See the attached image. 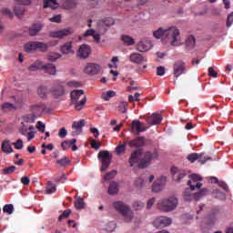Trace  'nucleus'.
<instances>
[{"label":"nucleus","instance_id":"5701e85b","mask_svg":"<svg viewBox=\"0 0 233 233\" xmlns=\"http://www.w3.org/2000/svg\"><path fill=\"white\" fill-rule=\"evenodd\" d=\"M42 70H44L45 74H48L49 76H56L57 73V69L54 64H44L42 66Z\"/></svg>","mask_w":233,"mask_h":233},{"label":"nucleus","instance_id":"79ce46f5","mask_svg":"<svg viewBox=\"0 0 233 233\" xmlns=\"http://www.w3.org/2000/svg\"><path fill=\"white\" fill-rule=\"evenodd\" d=\"M13 99L15 100V105H17V106L21 107L25 105V103H26V101L25 100V97H23V96H13Z\"/></svg>","mask_w":233,"mask_h":233},{"label":"nucleus","instance_id":"412c9836","mask_svg":"<svg viewBox=\"0 0 233 233\" xmlns=\"http://www.w3.org/2000/svg\"><path fill=\"white\" fill-rule=\"evenodd\" d=\"M141 149H137L131 153V156L128 160L130 167H134L135 165H137V163H139V157H141Z\"/></svg>","mask_w":233,"mask_h":233},{"label":"nucleus","instance_id":"2f4dec72","mask_svg":"<svg viewBox=\"0 0 233 233\" xmlns=\"http://www.w3.org/2000/svg\"><path fill=\"white\" fill-rule=\"evenodd\" d=\"M37 94L39 97L45 98L48 94H50V89L45 86H40L37 89Z\"/></svg>","mask_w":233,"mask_h":233},{"label":"nucleus","instance_id":"6e6d98bb","mask_svg":"<svg viewBox=\"0 0 233 233\" xmlns=\"http://www.w3.org/2000/svg\"><path fill=\"white\" fill-rule=\"evenodd\" d=\"M12 108H14L15 110L17 109V107L15 106V105L10 103V102H6L4 103L2 105V110H12Z\"/></svg>","mask_w":233,"mask_h":233},{"label":"nucleus","instance_id":"4d7b16f0","mask_svg":"<svg viewBox=\"0 0 233 233\" xmlns=\"http://www.w3.org/2000/svg\"><path fill=\"white\" fill-rule=\"evenodd\" d=\"M56 163L60 167H66L70 163V160L66 157H63L61 159L56 160Z\"/></svg>","mask_w":233,"mask_h":233},{"label":"nucleus","instance_id":"69168bd1","mask_svg":"<svg viewBox=\"0 0 233 233\" xmlns=\"http://www.w3.org/2000/svg\"><path fill=\"white\" fill-rule=\"evenodd\" d=\"M128 106V104L127 102L121 103L118 106H117V110L118 112H121V114H127V106Z\"/></svg>","mask_w":233,"mask_h":233},{"label":"nucleus","instance_id":"b1692460","mask_svg":"<svg viewBox=\"0 0 233 233\" xmlns=\"http://www.w3.org/2000/svg\"><path fill=\"white\" fill-rule=\"evenodd\" d=\"M97 25L98 26H102L103 28H108V26L116 25V21L114 20V18L106 17L102 20H99Z\"/></svg>","mask_w":233,"mask_h":233},{"label":"nucleus","instance_id":"2eb2a0df","mask_svg":"<svg viewBox=\"0 0 233 233\" xmlns=\"http://www.w3.org/2000/svg\"><path fill=\"white\" fill-rule=\"evenodd\" d=\"M129 61L135 65H143V63H147V58L139 53H133L129 56Z\"/></svg>","mask_w":233,"mask_h":233},{"label":"nucleus","instance_id":"09e8293b","mask_svg":"<svg viewBox=\"0 0 233 233\" xmlns=\"http://www.w3.org/2000/svg\"><path fill=\"white\" fill-rule=\"evenodd\" d=\"M28 130H30V131L34 130V126H29V127H28L23 125V127H20L19 132L22 136H28V133H29Z\"/></svg>","mask_w":233,"mask_h":233},{"label":"nucleus","instance_id":"13d9d810","mask_svg":"<svg viewBox=\"0 0 233 233\" xmlns=\"http://www.w3.org/2000/svg\"><path fill=\"white\" fill-rule=\"evenodd\" d=\"M59 58H61V55H59L58 53H51L47 56L48 61L51 62L57 61V59Z\"/></svg>","mask_w":233,"mask_h":233},{"label":"nucleus","instance_id":"aec40b11","mask_svg":"<svg viewBox=\"0 0 233 233\" xmlns=\"http://www.w3.org/2000/svg\"><path fill=\"white\" fill-rule=\"evenodd\" d=\"M30 110L35 116H41L46 110V106L43 103H38L31 106Z\"/></svg>","mask_w":233,"mask_h":233},{"label":"nucleus","instance_id":"a19ab883","mask_svg":"<svg viewBox=\"0 0 233 233\" xmlns=\"http://www.w3.org/2000/svg\"><path fill=\"white\" fill-rule=\"evenodd\" d=\"M60 50L62 54H70V52H72V42L64 44Z\"/></svg>","mask_w":233,"mask_h":233},{"label":"nucleus","instance_id":"1a4fd4ad","mask_svg":"<svg viewBox=\"0 0 233 233\" xmlns=\"http://www.w3.org/2000/svg\"><path fill=\"white\" fill-rule=\"evenodd\" d=\"M147 130H148V127H145L141 121L135 119L131 122L130 131L134 136H139L141 132H147Z\"/></svg>","mask_w":233,"mask_h":233},{"label":"nucleus","instance_id":"4be33fe9","mask_svg":"<svg viewBox=\"0 0 233 233\" xmlns=\"http://www.w3.org/2000/svg\"><path fill=\"white\" fill-rule=\"evenodd\" d=\"M43 28H45L44 24H41V23L33 24L29 27V35H31V37H34V35H37V34H39V32H41Z\"/></svg>","mask_w":233,"mask_h":233},{"label":"nucleus","instance_id":"f3484780","mask_svg":"<svg viewBox=\"0 0 233 233\" xmlns=\"http://www.w3.org/2000/svg\"><path fill=\"white\" fill-rule=\"evenodd\" d=\"M171 174L173 176L174 181L179 182L185 176H187V173H185L184 170H179V168L173 167H171Z\"/></svg>","mask_w":233,"mask_h":233},{"label":"nucleus","instance_id":"f257e3e1","mask_svg":"<svg viewBox=\"0 0 233 233\" xmlns=\"http://www.w3.org/2000/svg\"><path fill=\"white\" fill-rule=\"evenodd\" d=\"M167 44L171 45V46H179L181 45V36L177 27L170 26L165 29L164 45Z\"/></svg>","mask_w":233,"mask_h":233},{"label":"nucleus","instance_id":"6ab92c4d","mask_svg":"<svg viewBox=\"0 0 233 233\" xmlns=\"http://www.w3.org/2000/svg\"><path fill=\"white\" fill-rule=\"evenodd\" d=\"M161 121H163V116L160 114L153 113L150 116L147 118V125H160Z\"/></svg>","mask_w":233,"mask_h":233},{"label":"nucleus","instance_id":"9b49d317","mask_svg":"<svg viewBox=\"0 0 233 233\" xmlns=\"http://www.w3.org/2000/svg\"><path fill=\"white\" fill-rule=\"evenodd\" d=\"M153 225L156 228H165V227L172 225V218L168 217H160L153 221Z\"/></svg>","mask_w":233,"mask_h":233},{"label":"nucleus","instance_id":"bf43d9fd","mask_svg":"<svg viewBox=\"0 0 233 233\" xmlns=\"http://www.w3.org/2000/svg\"><path fill=\"white\" fill-rule=\"evenodd\" d=\"M116 175H117L116 171L108 172L104 177V179H105V181H110L111 179H114V177H116Z\"/></svg>","mask_w":233,"mask_h":233},{"label":"nucleus","instance_id":"864d4df0","mask_svg":"<svg viewBox=\"0 0 233 233\" xmlns=\"http://www.w3.org/2000/svg\"><path fill=\"white\" fill-rule=\"evenodd\" d=\"M25 123H35V114L25 115L24 116Z\"/></svg>","mask_w":233,"mask_h":233},{"label":"nucleus","instance_id":"680f3d73","mask_svg":"<svg viewBox=\"0 0 233 233\" xmlns=\"http://www.w3.org/2000/svg\"><path fill=\"white\" fill-rule=\"evenodd\" d=\"M70 214H72V210L70 209H66L58 218V221H63V219H66V218H68V216H70Z\"/></svg>","mask_w":233,"mask_h":233},{"label":"nucleus","instance_id":"a211bd4d","mask_svg":"<svg viewBox=\"0 0 233 233\" xmlns=\"http://www.w3.org/2000/svg\"><path fill=\"white\" fill-rule=\"evenodd\" d=\"M83 127H85V119L73 122L72 128L75 131L72 132V136H79L83 132Z\"/></svg>","mask_w":233,"mask_h":233},{"label":"nucleus","instance_id":"a18cd8bd","mask_svg":"<svg viewBox=\"0 0 233 233\" xmlns=\"http://www.w3.org/2000/svg\"><path fill=\"white\" fill-rule=\"evenodd\" d=\"M15 170H17V167L15 166H11V167L4 168L2 170V174H4V176H9L10 174H14V172H15Z\"/></svg>","mask_w":233,"mask_h":233},{"label":"nucleus","instance_id":"0e129e2a","mask_svg":"<svg viewBox=\"0 0 233 233\" xmlns=\"http://www.w3.org/2000/svg\"><path fill=\"white\" fill-rule=\"evenodd\" d=\"M13 145L15 146V148L16 150H21L23 147H25V145L23 144V139L21 138H18L15 142L13 143Z\"/></svg>","mask_w":233,"mask_h":233},{"label":"nucleus","instance_id":"052dcab7","mask_svg":"<svg viewBox=\"0 0 233 233\" xmlns=\"http://www.w3.org/2000/svg\"><path fill=\"white\" fill-rule=\"evenodd\" d=\"M127 150V144H121L116 147V152L119 156Z\"/></svg>","mask_w":233,"mask_h":233},{"label":"nucleus","instance_id":"f704fd0d","mask_svg":"<svg viewBox=\"0 0 233 233\" xmlns=\"http://www.w3.org/2000/svg\"><path fill=\"white\" fill-rule=\"evenodd\" d=\"M121 40L123 41L124 45H126L127 46H132V45L136 43V41L132 36H129L127 35H123L121 36Z\"/></svg>","mask_w":233,"mask_h":233},{"label":"nucleus","instance_id":"a878e982","mask_svg":"<svg viewBox=\"0 0 233 233\" xmlns=\"http://www.w3.org/2000/svg\"><path fill=\"white\" fill-rule=\"evenodd\" d=\"M145 145V137H138L129 142V147H139Z\"/></svg>","mask_w":233,"mask_h":233},{"label":"nucleus","instance_id":"603ef678","mask_svg":"<svg viewBox=\"0 0 233 233\" xmlns=\"http://www.w3.org/2000/svg\"><path fill=\"white\" fill-rule=\"evenodd\" d=\"M163 187L162 184H159V181H155L153 183V186H152V190L153 192H161V190H163Z\"/></svg>","mask_w":233,"mask_h":233},{"label":"nucleus","instance_id":"c756f323","mask_svg":"<svg viewBox=\"0 0 233 233\" xmlns=\"http://www.w3.org/2000/svg\"><path fill=\"white\" fill-rule=\"evenodd\" d=\"M186 46L187 48H188L189 50H192V48H194V46H196V37L192 35H189L187 38H186Z\"/></svg>","mask_w":233,"mask_h":233},{"label":"nucleus","instance_id":"473e14b6","mask_svg":"<svg viewBox=\"0 0 233 233\" xmlns=\"http://www.w3.org/2000/svg\"><path fill=\"white\" fill-rule=\"evenodd\" d=\"M119 192V186L116 182H112L108 187V195L116 196Z\"/></svg>","mask_w":233,"mask_h":233},{"label":"nucleus","instance_id":"7c9ffc66","mask_svg":"<svg viewBox=\"0 0 233 233\" xmlns=\"http://www.w3.org/2000/svg\"><path fill=\"white\" fill-rule=\"evenodd\" d=\"M2 151L5 152V154H12V152H14V149L10 145V140H5L2 143Z\"/></svg>","mask_w":233,"mask_h":233},{"label":"nucleus","instance_id":"f8f14e48","mask_svg":"<svg viewBox=\"0 0 233 233\" xmlns=\"http://www.w3.org/2000/svg\"><path fill=\"white\" fill-rule=\"evenodd\" d=\"M55 85H56V86L52 88L51 94L57 99L61 97V96H65V86H63V82L59 80H56Z\"/></svg>","mask_w":233,"mask_h":233},{"label":"nucleus","instance_id":"72a5a7b5","mask_svg":"<svg viewBox=\"0 0 233 233\" xmlns=\"http://www.w3.org/2000/svg\"><path fill=\"white\" fill-rule=\"evenodd\" d=\"M29 72H35V70H43V62L36 60L28 67Z\"/></svg>","mask_w":233,"mask_h":233},{"label":"nucleus","instance_id":"ea45409f","mask_svg":"<svg viewBox=\"0 0 233 233\" xmlns=\"http://www.w3.org/2000/svg\"><path fill=\"white\" fill-rule=\"evenodd\" d=\"M39 52H47L48 50V44L44 42L36 41V51Z\"/></svg>","mask_w":233,"mask_h":233},{"label":"nucleus","instance_id":"7ed1b4c3","mask_svg":"<svg viewBox=\"0 0 233 233\" xmlns=\"http://www.w3.org/2000/svg\"><path fill=\"white\" fill-rule=\"evenodd\" d=\"M71 102L75 105L76 110H83L85 105L86 104V96H85V91L74 90L71 92Z\"/></svg>","mask_w":233,"mask_h":233},{"label":"nucleus","instance_id":"f03ea898","mask_svg":"<svg viewBox=\"0 0 233 233\" xmlns=\"http://www.w3.org/2000/svg\"><path fill=\"white\" fill-rule=\"evenodd\" d=\"M177 205H179V200L176 197H169L158 201V208L162 212H172L177 208Z\"/></svg>","mask_w":233,"mask_h":233},{"label":"nucleus","instance_id":"37998d69","mask_svg":"<svg viewBox=\"0 0 233 233\" xmlns=\"http://www.w3.org/2000/svg\"><path fill=\"white\" fill-rule=\"evenodd\" d=\"M0 14H2V15H5V17H9V19H14V13H12V11L6 7H3L0 10Z\"/></svg>","mask_w":233,"mask_h":233},{"label":"nucleus","instance_id":"bb28decb","mask_svg":"<svg viewBox=\"0 0 233 233\" xmlns=\"http://www.w3.org/2000/svg\"><path fill=\"white\" fill-rule=\"evenodd\" d=\"M44 8L56 10V8H59V3H57V0H44Z\"/></svg>","mask_w":233,"mask_h":233},{"label":"nucleus","instance_id":"e2e57ef3","mask_svg":"<svg viewBox=\"0 0 233 233\" xmlns=\"http://www.w3.org/2000/svg\"><path fill=\"white\" fill-rule=\"evenodd\" d=\"M75 207H76V208H77V210H81V208H85V200H83V198H78L75 202Z\"/></svg>","mask_w":233,"mask_h":233},{"label":"nucleus","instance_id":"c9c22d12","mask_svg":"<svg viewBox=\"0 0 233 233\" xmlns=\"http://www.w3.org/2000/svg\"><path fill=\"white\" fill-rule=\"evenodd\" d=\"M76 143H77V139L76 138H72L71 140H65L61 143V147L63 150H67V148H70L72 145H75Z\"/></svg>","mask_w":233,"mask_h":233},{"label":"nucleus","instance_id":"c03bdc74","mask_svg":"<svg viewBox=\"0 0 233 233\" xmlns=\"http://www.w3.org/2000/svg\"><path fill=\"white\" fill-rule=\"evenodd\" d=\"M117 227V224L114 221L108 222L105 227L106 232H114L116 230V228Z\"/></svg>","mask_w":233,"mask_h":233},{"label":"nucleus","instance_id":"4c0bfd02","mask_svg":"<svg viewBox=\"0 0 233 233\" xmlns=\"http://www.w3.org/2000/svg\"><path fill=\"white\" fill-rule=\"evenodd\" d=\"M203 178L198 174L191 175V181L197 185L198 188H201V187H203V184L199 182Z\"/></svg>","mask_w":233,"mask_h":233},{"label":"nucleus","instance_id":"8fccbe9b","mask_svg":"<svg viewBox=\"0 0 233 233\" xmlns=\"http://www.w3.org/2000/svg\"><path fill=\"white\" fill-rule=\"evenodd\" d=\"M56 190H57V188L56 187L54 183H52V182L47 183V186L46 188V194H54V192H56Z\"/></svg>","mask_w":233,"mask_h":233},{"label":"nucleus","instance_id":"0eeeda50","mask_svg":"<svg viewBox=\"0 0 233 233\" xmlns=\"http://www.w3.org/2000/svg\"><path fill=\"white\" fill-rule=\"evenodd\" d=\"M208 194V189L203 188L198 193H192L190 190H186L184 192V200L185 201H192L195 199V201H199L200 198H203V196H207Z\"/></svg>","mask_w":233,"mask_h":233},{"label":"nucleus","instance_id":"ddd939ff","mask_svg":"<svg viewBox=\"0 0 233 233\" xmlns=\"http://www.w3.org/2000/svg\"><path fill=\"white\" fill-rule=\"evenodd\" d=\"M90 54H92V48H90V46L83 44L79 46L77 56L80 59H88Z\"/></svg>","mask_w":233,"mask_h":233},{"label":"nucleus","instance_id":"de8ad7c7","mask_svg":"<svg viewBox=\"0 0 233 233\" xmlns=\"http://www.w3.org/2000/svg\"><path fill=\"white\" fill-rule=\"evenodd\" d=\"M15 15H16L18 17H22V15L25 14V6L23 5H16L14 8Z\"/></svg>","mask_w":233,"mask_h":233},{"label":"nucleus","instance_id":"393cba45","mask_svg":"<svg viewBox=\"0 0 233 233\" xmlns=\"http://www.w3.org/2000/svg\"><path fill=\"white\" fill-rule=\"evenodd\" d=\"M77 5V0H64L62 2V7H64L65 10H72L76 8Z\"/></svg>","mask_w":233,"mask_h":233},{"label":"nucleus","instance_id":"4468645a","mask_svg":"<svg viewBox=\"0 0 233 233\" xmlns=\"http://www.w3.org/2000/svg\"><path fill=\"white\" fill-rule=\"evenodd\" d=\"M98 72H101V66L96 63H89L85 67V73L88 76H96Z\"/></svg>","mask_w":233,"mask_h":233},{"label":"nucleus","instance_id":"6e6552de","mask_svg":"<svg viewBox=\"0 0 233 233\" xmlns=\"http://www.w3.org/2000/svg\"><path fill=\"white\" fill-rule=\"evenodd\" d=\"M187 72V65L185 62L181 60H177L173 65V74L174 77H179L180 76H183V74H186Z\"/></svg>","mask_w":233,"mask_h":233},{"label":"nucleus","instance_id":"e433bc0d","mask_svg":"<svg viewBox=\"0 0 233 233\" xmlns=\"http://www.w3.org/2000/svg\"><path fill=\"white\" fill-rule=\"evenodd\" d=\"M153 35L154 37H156V39H161L162 37V41L163 43H165V29H163L162 27L153 32Z\"/></svg>","mask_w":233,"mask_h":233},{"label":"nucleus","instance_id":"dca6fc26","mask_svg":"<svg viewBox=\"0 0 233 233\" xmlns=\"http://www.w3.org/2000/svg\"><path fill=\"white\" fill-rule=\"evenodd\" d=\"M152 48V42L147 39H143L140 42H138L137 46V50L138 52H148Z\"/></svg>","mask_w":233,"mask_h":233},{"label":"nucleus","instance_id":"58836bf2","mask_svg":"<svg viewBox=\"0 0 233 233\" xmlns=\"http://www.w3.org/2000/svg\"><path fill=\"white\" fill-rule=\"evenodd\" d=\"M199 157H201L199 153H191L187 155V159L189 161V163H196V161H199Z\"/></svg>","mask_w":233,"mask_h":233},{"label":"nucleus","instance_id":"c85d7f7f","mask_svg":"<svg viewBox=\"0 0 233 233\" xmlns=\"http://www.w3.org/2000/svg\"><path fill=\"white\" fill-rule=\"evenodd\" d=\"M25 52L27 54H32V52H36V41H31L24 46Z\"/></svg>","mask_w":233,"mask_h":233},{"label":"nucleus","instance_id":"774afa93","mask_svg":"<svg viewBox=\"0 0 233 233\" xmlns=\"http://www.w3.org/2000/svg\"><path fill=\"white\" fill-rule=\"evenodd\" d=\"M143 207H145V203H143L141 201H136L133 204L134 210H141V208H143Z\"/></svg>","mask_w":233,"mask_h":233},{"label":"nucleus","instance_id":"20e7f679","mask_svg":"<svg viewBox=\"0 0 233 233\" xmlns=\"http://www.w3.org/2000/svg\"><path fill=\"white\" fill-rule=\"evenodd\" d=\"M114 208L116 212H119L127 223H130L132 219H134V213L130 212V207L125 205V203L121 201H116L113 203Z\"/></svg>","mask_w":233,"mask_h":233},{"label":"nucleus","instance_id":"9d476101","mask_svg":"<svg viewBox=\"0 0 233 233\" xmlns=\"http://www.w3.org/2000/svg\"><path fill=\"white\" fill-rule=\"evenodd\" d=\"M74 34V29L72 27H67L58 31H53L50 33V37H55L56 39H63L67 35H72Z\"/></svg>","mask_w":233,"mask_h":233},{"label":"nucleus","instance_id":"cd10ccee","mask_svg":"<svg viewBox=\"0 0 233 233\" xmlns=\"http://www.w3.org/2000/svg\"><path fill=\"white\" fill-rule=\"evenodd\" d=\"M218 211L216 209H213L211 214H208L207 216L208 225V227H214V223H216V218H218Z\"/></svg>","mask_w":233,"mask_h":233},{"label":"nucleus","instance_id":"338daca9","mask_svg":"<svg viewBox=\"0 0 233 233\" xmlns=\"http://www.w3.org/2000/svg\"><path fill=\"white\" fill-rule=\"evenodd\" d=\"M63 16L61 15H55L53 17L49 18L50 23H61Z\"/></svg>","mask_w":233,"mask_h":233},{"label":"nucleus","instance_id":"49530a36","mask_svg":"<svg viewBox=\"0 0 233 233\" xmlns=\"http://www.w3.org/2000/svg\"><path fill=\"white\" fill-rule=\"evenodd\" d=\"M198 163H201V165H205V163H207V161H210V159H212V157L207 156L205 153H198Z\"/></svg>","mask_w":233,"mask_h":233},{"label":"nucleus","instance_id":"3c124183","mask_svg":"<svg viewBox=\"0 0 233 233\" xmlns=\"http://www.w3.org/2000/svg\"><path fill=\"white\" fill-rule=\"evenodd\" d=\"M114 96H116V92L107 91L102 94V98L104 99V101H109L110 97H114Z\"/></svg>","mask_w":233,"mask_h":233},{"label":"nucleus","instance_id":"5fc2aeb1","mask_svg":"<svg viewBox=\"0 0 233 233\" xmlns=\"http://www.w3.org/2000/svg\"><path fill=\"white\" fill-rule=\"evenodd\" d=\"M3 211L5 213V214H14V205L12 204H7L5 206H4L3 208Z\"/></svg>","mask_w":233,"mask_h":233},{"label":"nucleus","instance_id":"39448f33","mask_svg":"<svg viewBox=\"0 0 233 233\" xmlns=\"http://www.w3.org/2000/svg\"><path fill=\"white\" fill-rule=\"evenodd\" d=\"M159 157V154L157 153V150L151 151H146L144 154V157L140 159V162L138 163V168H147L148 165L152 163L153 159H157Z\"/></svg>","mask_w":233,"mask_h":233},{"label":"nucleus","instance_id":"423d86ee","mask_svg":"<svg viewBox=\"0 0 233 233\" xmlns=\"http://www.w3.org/2000/svg\"><path fill=\"white\" fill-rule=\"evenodd\" d=\"M97 158L102 164L100 170H102V172L107 170L108 167H110V164L112 163V156L110 155V152L106 150H101L98 152Z\"/></svg>","mask_w":233,"mask_h":233}]
</instances>
